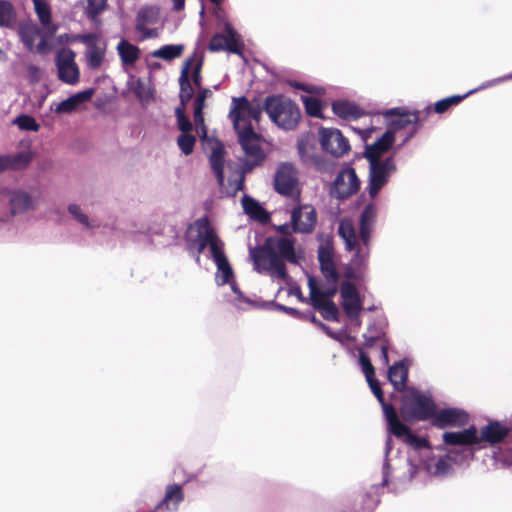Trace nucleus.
<instances>
[{
	"mask_svg": "<svg viewBox=\"0 0 512 512\" xmlns=\"http://www.w3.org/2000/svg\"><path fill=\"white\" fill-rule=\"evenodd\" d=\"M435 406L431 395L411 388L402 397L400 412L407 421H426L435 414Z\"/></svg>",
	"mask_w": 512,
	"mask_h": 512,
	"instance_id": "6e6552de",
	"label": "nucleus"
},
{
	"mask_svg": "<svg viewBox=\"0 0 512 512\" xmlns=\"http://www.w3.org/2000/svg\"><path fill=\"white\" fill-rule=\"evenodd\" d=\"M394 141L395 131L387 130L374 143L365 146L363 156L383 157V154L392 148Z\"/></svg>",
	"mask_w": 512,
	"mask_h": 512,
	"instance_id": "b1692460",
	"label": "nucleus"
},
{
	"mask_svg": "<svg viewBox=\"0 0 512 512\" xmlns=\"http://www.w3.org/2000/svg\"><path fill=\"white\" fill-rule=\"evenodd\" d=\"M185 244L187 251L198 265L201 264V254L208 248V257L214 261L217 267L215 282L218 286L230 283L235 278L233 268L224 252V242L207 217L195 220L189 227L185 236Z\"/></svg>",
	"mask_w": 512,
	"mask_h": 512,
	"instance_id": "f257e3e1",
	"label": "nucleus"
},
{
	"mask_svg": "<svg viewBox=\"0 0 512 512\" xmlns=\"http://www.w3.org/2000/svg\"><path fill=\"white\" fill-rule=\"evenodd\" d=\"M480 439L494 448L493 458L497 465L512 468V425L490 420L481 428Z\"/></svg>",
	"mask_w": 512,
	"mask_h": 512,
	"instance_id": "7ed1b4c3",
	"label": "nucleus"
},
{
	"mask_svg": "<svg viewBox=\"0 0 512 512\" xmlns=\"http://www.w3.org/2000/svg\"><path fill=\"white\" fill-rule=\"evenodd\" d=\"M76 108H77V104L73 101V99L70 96L67 99L59 102L56 105L54 111L58 114L70 113V112L74 111Z\"/></svg>",
	"mask_w": 512,
	"mask_h": 512,
	"instance_id": "0e129e2a",
	"label": "nucleus"
},
{
	"mask_svg": "<svg viewBox=\"0 0 512 512\" xmlns=\"http://www.w3.org/2000/svg\"><path fill=\"white\" fill-rule=\"evenodd\" d=\"M369 163L368 183L366 190L371 199H375L379 192L388 184L391 176L397 171L393 155L387 157H371L365 155Z\"/></svg>",
	"mask_w": 512,
	"mask_h": 512,
	"instance_id": "1a4fd4ad",
	"label": "nucleus"
},
{
	"mask_svg": "<svg viewBox=\"0 0 512 512\" xmlns=\"http://www.w3.org/2000/svg\"><path fill=\"white\" fill-rule=\"evenodd\" d=\"M14 124L18 126L20 130L37 132L40 128L36 120L27 114H21L15 118Z\"/></svg>",
	"mask_w": 512,
	"mask_h": 512,
	"instance_id": "49530a36",
	"label": "nucleus"
},
{
	"mask_svg": "<svg viewBox=\"0 0 512 512\" xmlns=\"http://www.w3.org/2000/svg\"><path fill=\"white\" fill-rule=\"evenodd\" d=\"M107 0H87L86 16L95 23H100L98 16L106 9Z\"/></svg>",
	"mask_w": 512,
	"mask_h": 512,
	"instance_id": "ea45409f",
	"label": "nucleus"
},
{
	"mask_svg": "<svg viewBox=\"0 0 512 512\" xmlns=\"http://www.w3.org/2000/svg\"><path fill=\"white\" fill-rule=\"evenodd\" d=\"M360 179L356 170L350 165H345L336 175L330 184L329 195L337 200L343 201L356 194L360 189Z\"/></svg>",
	"mask_w": 512,
	"mask_h": 512,
	"instance_id": "9b49d317",
	"label": "nucleus"
},
{
	"mask_svg": "<svg viewBox=\"0 0 512 512\" xmlns=\"http://www.w3.org/2000/svg\"><path fill=\"white\" fill-rule=\"evenodd\" d=\"M332 110L335 115L343 119H357L361 115L360 108L348 100L334 101Z\"/></svg>",
	"mask_w": 512,
	"mask_h": 512,
	"instance_id": "c85d7f7f",
	"label": "nucleus"
},
{
	"mask_svg": "<svg viewBox=\"0 0 512 512\" xmlns=\"http://www.w3.org/2000/svg\"><path fill=\"white\" fill-rule=\"evenodd\" d=\"M408 365L409 361L407 359H401L388 369V379L397 391H403L406 388L409 373Z\"/></svg>",
	"mask_w": 512,
	"mask_h": 512,
	"instance_id": "4be33fe9",
	"label": "nucleus"
},
{
	"mask_svg": "<svg viewBox=\"0 0 512 512\" xmlns=\"http://www.w3.org/2000/svg\"><path fill=\"white\" fill-rule=\"evenodd\" d=\"M469 421V414L461 408L448 407L438 410L435 406V414L431 417V423L440 429L447 427H462Z\"/></svg>",
	"mask_w": 512,
	"mask_h": 512,
	"instance_id": "2eb2a0df",
	"label": "nucleus"
},
{
	"mask_svg": "<svg viewBox=\"0 0 512 512\" xmlns=\"http://www.w3.org/2000/svg\"><path fill=\"white\" fill-rule=\"evenodd\" d=\"M413 448V454H410L407 458L401 459L400 449H397L395 455L391 456L392 453V438L390 435L387 436L384 450V461L382 466V482L381 486H387L389 483V477L392 468H398L401 462H405L408 467L407 481L412 480L420 469V464L415 462L416 458H420V463L423 462V454L426 453L427 449H431L428 441L425 438L419 437L415 434H409V439L406 442Z\"/></svg>",
	"mask_w": 512,
	"mask_h": 512,
	"instance_id": "f03ea898",
	"label": "nucleus"
},
{
	"mask_svg": "<svg viewBox=\"0 0 512 512\" xmlns=\"http://www.w3.org/2000/svg\"><path fill=\"white\" fill-rule=\"evenodd\" d=\"M184 491L180 484H169L165 489L163 499L151 512H177L184 501Z\"/></svg>",
	"mask_w": 512,
	"mask_h": 512,
	"instance_id": "6ab92c4d",
	"label": "nucleus"
},
{
	"mask_svg": "<svg viewBox=\"0 0 512 512\" xmlns=\"http://www.w3.org/2000/svg\"><path fill=\"white\" fill-rule=\"evenodd\" d=\"M320 314L327 321H340L339 309L332 300H329V302L325 304V306L320 311Z\"/></svg>",
	"mask_w": 512,
	"mask_h": 512,
	"instance_id": "8fccbe9b",
	"label": "nucleus"
},
{
	"mask_svg": "<svg viewBox=\"0 0 512 512\" xmlns=\"http://www.w3.org/2000/svg\"><path fill=\"white\" fill-rule=\"evenodd\" d=\"M117 51L123 65H133L140 57V49L126 39L118 43Z\"/></svg>",
	"mask_w": 512,
	"mask_h": 512,
	"instance_id": "c756f323",
	"label": "nucleus"
},
{
	"mask_svg": "<svg viewBox=\"0 0 512 512\" xmlns=\"http://www.w3.org/2000/svg\"><path fill=\"white\" fill-rule=\"evenodd\" d=\"M153 14H154V12H153L152 8H148V7L141 8L138 11V14L136 17L135 29L136 30H144V26H146V24L152 22Z\"/></svg>",
	"mask_w": 512,
	"mask_h": 512,
	"instance_id": "864d4df0",
	"label": "nucleus"
},
{
	"mask_svg": "<svg viewBox=\"0 0 512 512\" xmlns=\"http://www.w3.org/2000/svg\"><path fill=\"white\" fill-rule=\"evenodd\" d=\"M358 352H359L358 362H359V365L361 366L363 374L365 375V378L369 379L371 377H374L375 369L371 363L370 358L362 349H358Z\"/></svg>",
	"mask_w": 512,
	"mask_h": 512,
	"instance_id": "09e8293b",
	"label": "nucleus"
},
{
	"mask_svg": "<svg viewBox=\"0 0 512 512\" xmlns=\"http://www.w3.org/2000/svg\"><path fill=\"white\" fill-rule=\"evenodd\" d=\"M342 307L348 318H357L362 310L361 298L343 299Z\"/></svg>",
	"mask_w": 512,
	"mask_h": 512,
	"instance_id": "37998d69",
	"label": "nucleus"
},
{
	"mask_svg": "<svg viewBox=\"0 0 512 512\" xmlns=\"http://www.w3.org/2000/svg\"><path fill=\"white\" fill-rule=\"evenodd\" d=\"M301 100L304 104L305 111L309 116L321 118L322 117V102L312 96H301Z\"/></svg>",
	"mask_w": 512,
	"mask_h": 512,
	"instance_id": "a19ab883",
	"label": "nucleus"
},
{
	"mask_svg": "<svg viewBox=\"0 0 512 512\" xmlns=\"http://www.w3.org/2000/svg\"><path fill=\"white\" fill-rule=\"evenodd\" d=\"M235 131L246 157L265 159L266 155L260 146L259 135L255 132L252 124H247L242 129Z\"/></svg>",
	"mask_w": 512,
	"mask_h": 512,
	"instance_id": "a211bd4d",
	"label": "nucleus"
},
{
	"mask_svg": "<svg viewBox=\"0 0 512 512\" xmlns=\"http://www.w3.org/2000/svg\"><path fill=\"white\" fill-rule=\"evenodd\" d=\"M241 203L244 213L251 219L261 224H267L270 221V214L253 197L245 194L241 199Z\"/></svg>",
	"mask_w": 512,
	"mask_h": 512,
	"instance_id": "5701e85b",
	"label": "nucleus"
},
{
	"mask_svg": "<svg viewBox=\"0 0 512 512\" xmlns=\"http://www.w3.org/2000/svg\"><path fill=\"white\" fill-rule=\"evenodd\" d=\"M379 403L381 404L383 414L387 421V424L398 419L396 409L394 408V406L392 404L387 403L385 400H383V402H379Z\"/></svg>",
	"mask_w": 512,
	"mask_h": 512,
	"instance_id": "338daca9",
	"label": "nucleus"
},
{
	"mask_svg": "<svg viewBox=\"0 0 512 512\" xmlns=\"http://www.w3.org/2000/svg\"><path fill=\"white\" fill-rule=\"evenodd\" d=\"M317 223L316 210L310 205L295 206L291 212L292 231L311 234Z\"/></svg>",
	"mask_w": 512,
	"mask_h": 512,
	"instance_id": "dca6fc26",
	"label": "nucleus"
},
{
	"mask_svg": "<svg viewBox=\"0 0 512 512\" xmlns=\"http://www.w3.org/2000/svg\"><path fill=\"white\" fill-rule=\"evenodd\" d=\"M55 64L58 78L63 83L74 85L79 81L80 71L75 62V53L71 49H63L57 53Z\"/></svg>",
	"mask_w": 512,
	"mask_h": 512,
	"instance_id": "ddd939ff",
	"label": "nucleus"
},
{
	"mask_svg": "<svg viewBox=\"0 0 512 512\" xmlns=\"http://www.w3.org/2000/svg\"><path fill=\"white\" fill-rule=\"evenodd\" d=\"M337 233L343 240L346 251L351 252L354 250V248H356L358 238L351 219L347 217L342 218L339 222Z\"/></svg>",
	"mask_w": 512,
	"mask_h": 512,
	"instance_id": "bb28decb",
	"label": "nucleus"
},
{
	"mask_svg": "<svg viewBox=\"0 0 512 512\" xmlns=\"http://www.w3.org/2000/svg\"><path fill=\"white\" fill-rule=\"evenodd\" d=\"M378 208L374 202H370L361 211L359 226L373 228L376 223Z\"/></svg>",
	"mask_w": 512,
	"mask_h": 512,
	"instance_id": "e433bc0d",
	"label": "nucleus"
},
{
	"mask_svg": "<svg viewBox=\"0 0 512 512\" xmlns=\"http://www.w3.org/2000/svg\"><path fill=\"white\" fill-rule=\"evenodd\" d=\"M265 112L283 130H294L301 118L299 106L290 98L277 94L265 97Z\"/></svg>",
	"mask_w": 512,
	"mask_h": 512,
	"instance_id": "423d86ee",
	"label": "nucleus"
},
{
	"mask_svg": "<svg viewBox=\"0 0 512 512\" xmlns=\"http://www.w3.org/2000/svg\"><path fill=\"white\" fill-rule=\"evenodd\" d=\"M388 431L396 437L404 438L405 442L409 439V434H412L411 429L402 423L399 418L388 424Z\"/></svg>",
	"mask_w": 512,
	"mask_h": 512,
	"instance_id": "de8ad7c7",
	"label": "nucleus"
},
{
	"mask_svg": "<svg viewBox=\"0 0 512 512\" xmlns=\"http://www.w3.org/2000/svg\"><path fill=\"white\" fill-rule=\"evenodd\" d=\"M263 111H265V99L262 101L259 97L252 99H248L246 96L233 97L229 118L233 123L234 130H239L247 124H252V120L259 122Z\"/></svg>",
	"mask_w": 512,
	"mask_h": 512,
	"instance_id": "9d476101",
	"label": "nucleus"
},
{
	"mask_svg": "<svg viewBox=\"0 0 512 512\" xmlns=\"http://www.w3.org/2000/svg\"><path fill=\"white\" fill-rule=\"evenodd\" d=\"M373 228L359 226L358 246L370 248Z\"/></svg>",
	"mask_w": 512,
	"mask_h": 512,
	"instance_id": "680f3d73",
	"label": "nucleus"
},
{
	"mask_svg": "<svg viewBox=\"0 0 512 512\" xmlns=\"http://www.w3.org/2000/svg\"><path fill=\"white\" fill-rule=\"evenodd\" d=\"M321 148L333 156H343L350 150L348 140L340 130L334 128H321L319 130Z\"/></svg>",
	"mask_w": 512,
	"mask_h": 512,
	"instance_id": "4468645a",
	"label": "nucleus"
},
{
	"mask_svg": "<svg viewBox=\"0 0 512 512\" xmlns=\"http://www.w3.org/2000/svg\"><path fill=\"white\" fill-rule=\"evenodd\" d=\"M298 183L297 173L291 163H281L274 175V189L283 196H292Z\"/></svg>",
	"mask_w": 512,
	"mask_h": 512,
	"instance_id": "f3484780",
	"label": "nucleus"
},
{
	"mask_svg": "<svg viewBox=\"0 0 512 512\" xmlns=\"http://www.w3.org/2000/svg\"><path fill=\"white\" fill-rule=\"evenodd\" d=\"M93 94H94V89L88 88V89H85L83 91H79V92L73 94L71 96V98L77 104V107H78L80 104L89 101L92 98Z\"/></svg>",
	"mask_w": 512,
	"mask_h": 512,
	"instance_id": "774afa93",
	"label": "nucleus"
},
{
	"mask_svg": "<svg viewBox=\"0 0 512 512\" xmlns=\"http://www.w3.org/2000/svg\"><path fill=\"white\" fill-rule=\"evenodd\" d=\"M318 261L319 265L334 261L333 247L330 244H321L318 247Z\"/></svg>",
	"mask_w": 512,
	"mask_h": 512,
	"instance_id": "6e6d98bb",
	"label": "nucleus"
},
{
	"mask_svg": "<svg viewBox=\"0 0 512 512\" xmlns=\"http://www.w3.org/2000/svg\"><path fill=\"white\" fill-rule=\"evenodd\" d=\"M33 158L34 153L31 150L0 155V173L23 170L29 166Z\"/></svg>",
	"mask_w": 512,
	"mask_h": 512,
	"instance_id": "aec40b11",
	"label": "nucleus"
},
{
	"mask_svg": "<svg viewBox=\"0 0 512 512\" xmlns=\"http://www.w3.org/2000/svg\"><path fill=\"white\" fill-rule=\"evenodd\" d=\"M224 28L225 33H217L211 38L209 50L212 52L227 51L234 54H241L243 43L240 40L238 32L229 22L225 23Z\"/></svg>",
	"mask_w": 512,
	"mask_h": 512,
	"instance_id": "f8f14e48",
	"label": "nucleus"
},
{
	"mask_svg": "<svg viewBox=\"0 0 512 512\" xmlns=\"http://www.w3.org/2000/svg\"><path fill=\"white\" fill-rule=\"evenodd\" d=\"M132 91L140 100H147L151 97L150 89L141 78L136 80Z\"/></svg>",
	"mask_w": 512,
	"mask_h": 512,
	"instance_id": "13d9d810",
	"label": "nucleus"
},
{
	"mask_svg": "<svg viewBox=\"0 0 512 512\" xmlns=\"http://www.w3.org/2000/svg\"><path fill=\"white\" fill-rule=\"evenodd\" d=\"M274 248L281 259L295 265L300 263L301 256L296 252L294 239L290 237L274 239Z\"/></svg>",
	"mask_w": 512,
	"mask_h": 512,
	"instance_id": "393cba45",
	"label": "nucleus"
},
{
	"mask_svg": "<svg viewBox=\"0 0 512 512\" xmlns=\"http://www.w3.org/2000/svg\"><path fill=\"white\" fill-rule=\"evenodd\" d=\"M224 155L225 149L223 144L221 142H216L209 156V163L219 186H223L225 181Z\"/></svg>",
	"mask_w": 512,
	"mask_h": 512,
	"instance_id": "a878e982",
	"label": "nucleus"
},
{
	"mask_svg": "<svg viewBox=\"0 0 512 512\" xmlns=\"http://www.w3.org/2000/svg\"><path fill=\"white\" fill-rule=\"evenodd\" d=\"M68 213L85 229L91 230L96 227L93 221L81 210L78 204L72 203L67 207Z\"/></svg>",
	"mask_w": 512,
	"mask_h": 512,
	"instance_id": "58836bf2",
	"label": "nucleus"
},
{
	"mask_svg": "<svg viewBox=\"0 0 512 512\" xmlns=\"http://www.w3.org/2000/svg\"><path fill=\"white\" fill-rule=\"evenodd\" d=\"M320 270H321L323 276L325 277V279L329 283L337 284L340 275H339V272L336 269L334 261L333 262H329V263H325V264H321L320 265Z\"/></svg>",
	"mask_w": 512,
	"mask_h": 512,
	"instance_id": "3c124183",
	"label": "nucleus"
},
{
	"mask_svg": "<svg viewBox=\"0 0 512 512\" xmlns=\"http://www.w3.org/2000/svg\"><path fill=\"white\" fill-rule=\"evenodd\" d=\"M37 206V199L25 189L4 190L0 194V236L14 217L24 216L36 210Z\"/></svg>",
	"mask_w": 512,
	"mask_h": 512,
	"instance_id": "39448f33",
	"label": "nucleus"
},
{
	"mask_svg": "<svg viewBox=\"0 0 512 512\" xmlns=\"http://www.w3.org/2000/svg\"><path fill=\"white\" fill-rule=\"evenodd\" d=\"M444 444L451 446L448 451H460L462 448L468 449L474 454L472 446L465 437L463 431L445 432L443 434Z\"/></svg>",
	"mask_w": 512,
	"mask_h": 512,
	"instance_id": "2f4dec72",
	"label": "nucleus"
},
{
	"mask_svg": "<svg viewBox=\"0 0 512 512\" xmlns=\"http://www.w3.org/2000/svg\"><path fill=\"white\" fill-rule=\"evenodd\" d=\"M509 80H512V72L508 73V74H505L503 76H500V77L488 80V81L482 83L480 86H478V87H476V88L466 92V95H472V94H474V93H476L478 91L487 89L489 87L495 86L497 84H500V83H503V82H506V81H509Z\"/></svg>",
	"mask_w": 512,
	"mask_h": 512,
	"instance_id": "5fc2aeb1",
	"label": "nucleus"
},
{
	"mask_svg": "<svg viewBox=\"0 0 512 512\" xmlns=\"http://www.w3.org/2000/svg\"><path fill=\"white\" fill-rule=\"evenodd\" d=\"M462 431L471 446L480 445L482 443V440L480 439V433H478V430L475 425H471L468 428L463 429Z\"/></svg>",
	"mask_w": 512,
	"mask_h": 512,
	"instance_id": "e2e57ef3",
	"label": "nucleus"
},
{
	"mask_svg": "<svg viewBox=\"0 0 512 512\" xmlns=\"http://www.w3.org/2000/svg\"><path fill=\"white\" fill-rule=\"evenodd\" d=\"M105 55V47H101L99 45H96L94 47H90L86 49L85 57L87 61V65L92 68L96 69L101 66Z\"/></svg>",
	"mask_w": 512,
	"mask_h": 512,
	"instance_id": "4c0bfd02",
	"label": "nucleus"
},
{
	"mask_svg": "<svg viewBox=\"0 0 512 512\" xmlns=\"http://www.w3.org/2000/svg\"><path fill=\"white\" fill-rule=\"evenodd\" d=\"M35 6V12L38 16L39 21L44 26L51 22V10L48 3L44 0H33Z\"/></svg>",
	"mask_w": 512,
	"mask_h": 512,
	"instance_id": "a18cd8bd",
	"label": "nucleus"
},
{
	"mask_svg": "<svg viewBox=\"0 0 512 512\" xmlns=\"http://www.w3.org/2000/svg\"><path fill=\"white\" fill-rule=\"evenodd\" d=\"M195 143L196 137L190 133H181L177 138V145L185 156L193 152Z\"/></svg>",
	"mask_w": 512,
	"mask_h": 512,
	"instance_id": "c03bdc74",
	"label": "nucleus"
},
{
	"mask_svg": "<svg viewBox=\"0 0 512 512\" xmlns=\"http://www.w3.org/2000/svg\"><path fill=\"white\" fill-rule=\"evenodd\" d=\"M184 50L182 44H167L161 46L159 49L151 53L152 57L163 59L165 61H171L178 58Z\"/></svg>",
	"mask_w": 512,
	"mask_h": 512,
	"instance_id": "f704fd0d",
	"label": "nucleus"
},
{
	"mask_svg": "<svg viewBox=\"0 0 512 512\" xmlns=\"http://www.w3.org/2000/svg\"><path fill=\"white\" fill-rule=\"evenodd\" d=\"M351 252H354L350 260L352 270L359 273L364 272L368 267L370 248L358 246L357 242L356 248H354V250Z\"/></svg>",
	"mask_w": 512,
	"mask_h": 512,
	"instance_id": "7c9ffc66",
	"label": "nucleus"
},
{
	"mask_svg": "<svg viewBox=\"0 0 512 512\" xmlns=\"http://www.w3.org/2000/svg\"><path fill=\"white\" fill-rule=\"evenodd\" d=\"M264 159H258L255 157H246L242 160L240 175H245L250 173L255 167L261 165Z\"/></svg>",
	"mask_w": 512,
	"mask_h": 512,
	"instance_id": "052dcab7",
	"label": "nucleus"
},
{
	"mask_svg": "<svg viewBox=\"0 0 512 512\" xmlns=\"http://www.w3.org/2000/svg\"><path fill=\"white\" fill-rule=\"evenodd\" d=\"M340 293H341L342 300L360 297L355 284H353L350 281H343L341 283Z\"/></svg>",
	"mask_w": 512,
	"mask_h": 512,
	"instance_id": "4d7b16f0",
	"label": "nucleus"
},
{
	"mask_svg": "<svg viewBox=\"0 0 512 512\" xmlns=\"http://www.w3.org/2000/svg\"><path fill=\"white\" fill-rule=\"evenodd\" d=\"M249 252L257 272L261 273L266 270L272 277L281 280L288 278L284 260L280 258L274 248V238L267 237L262 245L250 248Z\"/></svg>",
	"mask_w": 512,
	"mask_h": 512,
	"instance_id": "0eeeda50",
	"label": "nucleus"
},
{
	"mask_svg": "<svg viewBox=\"0 0 512 512\" xmlns=\"http://www.w3.org/2000/svg\"><path fill=\"white\" fill-rule=\"evenodd\" d=\"M18 34L27 50L34 51L35 41L40 35V29L36 25L23 24L20 25Z\"/></svg>",
	"mask_w": 512,
	"mask_h": 512,
	"instance_id": "473e14b6",
	"label": "nucleus"
},
{
	"mask_svg": "<svg viewBox=\"0 0 512 512\" xmlns=\"http://www.w3.org/2000/svg\"><path fill=\"white\" fill-rule=\"evenodd\" d=\"M190 58H193V62L190 66V67H192V76H191L192 81L197 88H201V83H202L201 69H202V65H203V57L200 56V57L196 58V54H194Z\"/></svg>",
	"mask_w": 512,
	"mask_h": 512,
	"instance_id": "603ef678",
	"label": "nucleus"
},
{
	"mask_svg": "<svg viewBox=\"0 0 512 512\" xmlns=\"http://www.w3.org/2000/svg\"><path fill=\"white\" fill-rule=\"evenodd\" d=\"M75 40H78L86 45V49L98 45L99 36L95 33L78 34L75 36Z\"/></svg>",
	"mask_w": 512,
	"mask_h": 512,
	"instance_id": "69168bd1",
	"label": "nucleus"
},
{
	"mask_svg": "<svg viewBox=\"0 0 512 512\" xmlns=\"http://www.w3.org/2000/svg\"><path fill=\"white\" fill-rule=\"evenodd\" d=\"M194 123L201 138L207 137V129L204 123L203 109L194 108Z\"/></svg>",
	"mask_w": 512,
	"mask_h": 512,
	"instance_id": "bf43d9fd",
	"label": "nucleus"
},
{
	"mask_svg": "<svg viewBox=\"0 0 512 512\" xmlns=\"http://www.w3.org/2000/svg\"><path fill=\"white\" fill-rule=\"evenodd\" d=\"M387 325H388V323L384 316L375 317L369 323L366 333L380 338L381 343L388 341L389 339H388L387 333H386Z\"/></svg>",
	"mask_w": 512,
	"mask_h": 512,
	"instance_id": "c9c22d12",
	"label": "nucleus"
},
{
	"mask_svg": "<svg viewBox=\"0 0 512 512\" xmlns=\"http://www.w3.org/2000/svg\"><path fill=\"white\" fill-rule=\"evenodd\" d=\"M193 62V58H188L184 66L181 70V75L179 77V86H180V92H179V99L180 103L183 106H186L191 98L193 97L194 91L191 85V81L189 79V69Z\"/></svg>",
	"mask_w": 512,
	"mask_h": 512,
	"instance_id": "cd10ccee",
	"label": "nucleus"
},
{
	"mask_svg": "<svg viewBox=\"0 0 512 512\" xmlns=\"http://www.w3.org/2000/svg\"><path fill=\"white\" fill-rule=\"evenodd\" d=\"M420 114L419 110L410 112L405 108L396 107L387 110L384 115L386 118L395 116L396 119L392 120L391 124L396 129H401L408 125H418L422 121Z\"/></svg>",
	"mask_w": 512,
	"mask_h": 512,
	"instance_id": "412c9836",
	"label": "nucleus"
},
{
	"mask_svg": "<svg viewBox=\"0 0 512 512\" xmlns=\"http://www.w3.org/2000/svg\"><path fill=\"white\" fill-rule=\"evenodd\" d=\"M17 15L13 5L7 0H0V27L13 28Z\"/></svg>",
	"mask_w": 512,
	"mask_h": 512,
	"instance_id": "72a5a7b5",
	"label": "nucleus"
},
{
	"mask_svg": "<svg viewBox=\"0 0 512 512\" xmlns=\"http://www.w3.org/2000/svg\"><path fill=\"white\" fill-rule=\"evenodd\" d=\"M469 95L463 94V95H452L446 98H443L441 100H438L434 104V111L438 114L445 113L450 107L455 106L459 104L462 100H464Z\"/></svg>",
	"mask_w": 512,
	"mask_h": 512,
	"instance_id": "79ce46f5",
	"label": "nucleus"
},
{
	"mask_svg": "<svg viewBox=\"0 0 512 512\" xmlns=\"http://www.w3.org/2000/svg\"><path fill=\"white\" fill-rule=\"evenodd\" d=\"M472 458L473 453L468 449L444 451L442 446H438L434 450H426V453L423 454V462L420 463V468L424 469L431 476L444 478L453 473V465L462 466Z\"/></svg>",
	"mask_w": 512,
	"mask_h": 512,
	"instance_id": "20e7f679",
	"label": "nucleus"
}]
</instances>
